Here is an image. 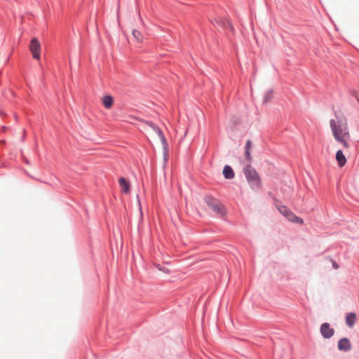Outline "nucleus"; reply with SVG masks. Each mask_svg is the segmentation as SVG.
I'll return each instance as SVG.
<instances>
[{
    "mask_svg": "<svg viewBox=\"0 0 359 359\" xmlns=\"http://www.w3.org/2000/svg\"><path fill=\"white\" fill-rule=\"evenodd\" d=\"M356 314L355 313H348L346 316V324L349 327H353L356 322Z\"/></svg>",
    "mask_w": 359,
    "mask_h": 359,
    "instance_id": "obj_9",
    "label": "nucleus"
},
{
    "mask_svg": "<svg viewBox=\"0 0 359 359\" xmlns=\"http://www.w3.org/2000/svg\"><path fill=\"white\" fill-rule=\"evenodd\" d=\"M156 267L159 271H163L165 273H170V271H169V269L168 268H166V267H161L159 264H156Z\"/></svg>",
    "mask_w": 359,
    "mask_h": 359,
    "instance_id": "obj_16",
    "label": "nucleus"
},
{
    "mask_svg": "<svg viewBox=\"0 0 359 359\" xmlns=\"http://www.w3.org/2000/svg\"><path fill=\"white\" fill-rule=\"evenodd\" d=\"M121 190L123 193L128 194L130 190V184L124 177H121L118 180Z\"/></svg>",
    "mask_w": 359,
    "mask_h": 359,
    "instance_id": "obj_8",
    "label": "nucleus"
},
{
    "mask_svg": "<svg viewBox=\"0 0 359 359\" xmlns=\"http://www.w3.org/2000/svg\"><path fill=\"white\" fill-rule=\"evenodd\" d=\"M320 333L325 339L332 337L334 334V330L330 327L327 323H324L320 326Z\"/></svg>",
    "mask_w": 359,
    "mask_h": 359,
    "instance_id": "obj_6",
    "label": "nucleus"
},
{
    "mask_svg": "<svg viewBox=\"0 0 359 359\" xmlns=\"http://www.w3.org/2000/svg\"><path fill=\"white\" fill-rule=\"evenodd\" d=\"M333 267H334V269H338V265H337V264L336 262H334V263H333Z\"/></svg>",
    "mask_w": 359,
    "mask_h": 359,
    "instance_id": "obj_19",
    "label": "nucleus"
},
{
    "mask_svg": "<svg viewBox=\"0 0 359 359\" xmlns=\"http://www.w3.org/2000/svg\"><path fill=\"white\" fill-rule=\"evenodd\" d=\"M351 95H353L355 98V95H359L355 90H352L351 92Z\"/></svg>",
    "mask_w": 359,
    "mask_h": 359,
    "instance_id": "obj_18",
    "label": "nucleus"
},
{
    "mask_svg": "<svg viewBox=\"0 0 359 359\" xmlns=\"http://www.w3.org/2000/svg\"><path fill=\"white\" fill-rule=\"evenodd\" d=\"M251 148H252V142H251V140H248L246 142V144H245V156L248 162H250L252 161Z\"/></svg>",
    "mask_w": 359,
    "mask_h": 359,
    "instance_id": "obj_12",
    "label": "nucleus"
},
{
    "mask_svg": "<svg viewBox=\"0 0 359 359\" xmlns=\"http://www.w3.org/2000/svg\"><path fill=\"white\" fill-rule=\"evenodd\" d=\"M227 25H228V27L229 28V29H230L231 32H233V26L231 25V24L229 22H227Z\"/></svg>",
    "mask_w": 359,
    "mask_h": 359,
    "instance_id": "obj_17",
    "label": "nucleus"
},
{
    "mask_svg": "<svg viewBox=\"0 0 359 359\" xmlns=\"http://www.w3.org/2000/svg\"><path fill=\"white\" fill-rule=\"evenodd\" d=\"M223 175L226 179H232L234 177V172L229 165H225L223 169Z\"/></svg>",
    "mask_w": 359,
    "mask_h": 359,
    "instance_id": "obj_13",
    "label": "nucleus"
},
{
    "mask_svg": "<svg viewBox=\"0 0 359 359\" xmlns=\"http://www.w3.org/2000/svg\"><path fill=\"white\" fill-rule=\"evenodd\" d=\"M336 160L338 162L339 166L341 168L346 163V158L341 149L338 150L336 153Z\"/></svg>",
    "mask_w": 359,
    "mask_h": 359,
    "instance_id": "obj_10",
    "label": "nucleus"
},
{
    "mask_svg": "<svg viewBox=\"0 0 359 359\" xmlns=\"http://www.w3.org/2000/svg\"><path fill=\"white\" fill-rule=\"evenodd\" d=\"M335 118L330 120L332 135L335 141L344 149L350 147L351 133L346 118L341 111H334Z\"/></svg>",
    "mask_w": 359,
    "mask_h": 359,
    "instance_id": "obj_1",
    "label": "nucleus"
},
{
    "mask_svg": "<svg viewBox=\"0 0 359 359\" xmlns=\"http://www.w3.org/2000/svg\"><path fill=\"white\" fill-rule=\"evenodd\" d=\"M29 48L32 53L33 58L37 60H40L41 43L37 38H33L31 40Z\"/></svg>",
    "mask_w": 359,
    "mask_h": 359,
    "instance_id": "obj_5",
    "label": "nucleus"
},
{
    "mask_svg": "<svg viewBox=\"0 0 359 359\" xmlns=\"http://www.w3.org/2000/svg\"><path fill=\"white\" fill-rule=\"evenodd\" d=\"M244 173L249 183L252 187H258L260 185V179L256 170L251 166L248 165L244 169Z\"/></svg>",
    "mask_w": 359,
    "mask_h": 359,
    "instance_id": "obj_3",
    "label": "nucleus"
},
{
    "mask_svg": "<svg viewBox=\"0 0 359 359\" xmlns=\"http://www.w3.org/2000/svg\"><path fill=\"white\" fill-rule=\"evenodd\" d=\"M133 36L135 41H137V43H142L143 41V36L138 30L134 29L133 31Z\"/></svg>",
    "mask_w": 359,
    "mask_h": 359,
    "instance_id": "obj_15",
    "label": "nucleus"
},
{
    "mask_svg": "<svg viewBox=\"0 0 359 359\" xmlns=\"http://www.w3.org/2000/svg\"><path fill=\"white\" fill-rule=\"evenodd\" d=\"M151 128H153V130L156 133V134L158 135V137L160 138L161 142L165 144L166 143V139L165 137V136L163 135V132L161 131V130L158 128L157 126H156L155 125L152 124L151 123H147Z\"/></svg>",
    "mask_w": 359,
    "mask_h": 359,
    "instance_id": "obj_11",
    "label": "nucleus"
},
{
    "mask_svg": "<svg viewBox=\"0 0 359 359\" xmlns=\"http://www.w3.org/2000/svg\"><path fill=\"white\" fill-rule=\"evenodd\" d=\"M113 98L110 95H105L102 98V104L107 109H110L113 104Z\"/></svg>",
    "mask_w": 359,
    "mask_h": 359,
    "instance_id": "obj_14",
    "label": "nucleus"
},
{
    "mask_svg": "<svg viewBox=\"0 0 359 359\" xmlns=\"http://www.w3.org/2000/svg\"><path fill=\"white\" fill-rule=\"evenodd\" d=\"M205 201L208 206L216 214L222 216L225 215L226 209L224 206L217 199L211 196H205Z\"/></svg>",
    "mask_w": 359,
    "mask_h": 359,
    "instance_id": "obj_2",
    "label": "nucleus"
},
{
    "mask_svg": "<svg viewBox=\"0 0 359 359\" xmlns=\"http://www.w3.org/2000/svg\"><path fill=\"white\" fill-rule=\"evenodd\" d=\"M355 99L359 103V95H355Z\"/></svg>",
    "mask_w": 359,
    "mask_h": 359,
    "instance_id": "obj_20",
    "label": "nucleus"
},
{
    "mask_svg": "<svg viewBox=\"0 0 359 359\" xmlns=\"http://www.w3.org/2000/svg\"><path fill=\"white\" fill-rule=\"evenodd\" d=\"M280 212L284 215L288 220L292 222L302 224L304 223L303 219L296 216L292 212H291L287 207L280 206L278 208Z\"/></svg>",
    "mask_w": 359,
    "mask_h": 359,
    "instance_id": "obj_4",
    "label": "nucleus"
},
{
    "mask_svg": "<svg viewBox=\"0 0 359 359\" xmlns=\"http://www.w3.org/2000/svg\"><path fill=\"white\" fill-rule=\"evenodd\" d=\"M338 348L340 351H348L351 348L350 341L347 338L341 339L338 342Z\"/></svg>",
    "mask_w": 359,
    "mask_h": 359,
    "instance_id": "obj_7",
    "label": "nucleus"
}]
</instances>
